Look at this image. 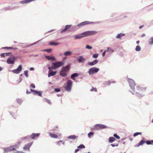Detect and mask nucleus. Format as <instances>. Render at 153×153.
<instances>
[{
	"label": "nucleus",
	"mask_w": 153,
	"mask_h": 153,
	"mask_svg": "<svg viewBox=\"0 0 153 153\" xmlns=\"http://www.w3.org/2000/svg\"><path fill=\"white\" fill-rule=\"evenodd\" d=\"M127 80L129 84L130 87L132 91H133V92H131L132 94L136 95L138 97H142L143 95L140 94L139 92L140 93L143 91L142 88L139 86H137V88H136L137 91H134V87L135 85V82L133 79L129 78H127Z\"/></svg>",
	"instance_id": "obj_1"
},
{
	"label": "nucleus",
	"mask_w": 153,
	"mask_h": 153,
	"mask_svg": "<svg viewBox=\"0 0 153 153\" xmlns=\"http://www.w3.org/2000/svg\"><path fill=\"white\" fill-rule=\"evenodd\" d=\"M102 23V22L101 21H97L96 22H89L88 21H85L83 22H82L77 25V26H74V27H75L77 26L79 27H81L82 26L87 25L90 24H99Z\"/></svg>",
	"instance_id": "obj_2"
},
{
	"label": "nucleus",
	"mask_w": 153,
	"mask_h": 153,
	"mask_svg": "<svg viewBox=\"0 0 153 153\" xmlns=\"http://www.w3.org/2000/svg\"><path fill=\"white\" fill-rule=\"evenodd\" d=\"M66 85L65 87V90L68 92H70L72 86V82L71 80H68L66 83Z\"/></svg>",
	"instance_id": "obj_3"
},
{
	"label": "nucleus",
	"mask_w": 153,
	"mask_h": 153,
	"mask_svg": "<svg viewBox=\"0 0 153 153\" xmlns=\"http://www.w3.org/2000/svg\"><path fill=\"white\" fill-rule=\"evenodd\" d=\"M97 32L93 30H88L82 33V34L84 35L85 37L93 35L96 34Z\"/></svg>",
	"instance_id": "obj_4"
},
{
	"label": "nucleus",
	"mask_w": 153,
	"mask_h": 153,
	"mask_svg": "<svg viewBox=\"0 0 153 153\" xmlns=\"http://www.w3.org/2000/svg\"><path fill=\"white\" fill-rule=\"evenodd\" d=\"M69 68H62L60 73V75L63 77H65L67 75V73L69 70Z\"/></svg>",
	"instance_id": "obj_5"
},
{
	"label": "nucleus",
	"mask_w": 153,
	"mask_h": 153,
	"mask_svg": "<svg viewBox=\"0 0 153 153\" xmlns=\"http://www.w3.org/2000/svg\"><path fill=\"white\" fill-rule=\"evenodd\" d=\"M17 56H13L8 58L7 60V62L8 64H13L17 58Z\"/></svg>",
	"instance_id": "obj_6"
},
{
	"label": "nucleus",
	"mask_w": 153,
	"mask_h": 153,
	"mask_svg": "<svg viewBox=\"0 0 153 153\" xmlns=\"http://www.w3.org/2000/svg\"><path fill=\"white\" fill-rule=\"evenodd\" d=\"M65 61L64 58L61 61L53 62L52 63L53 65L51 67H59L61 65H63L65 63Z\"/></svg>",
	"instance_id": "obj_7"
},
{
	"label": "nucleus",
	"mask_w": 153,
	"mask_h": 153,
	"mask_svg": "<svg viewBox=\"0 0 153 153\" xmlns=\"http://www.w3.org/2000/svg\"><path fill=\"white\" fill-rule=\"evenodd\" d=\"M39 133L36 134L33 133L32 134L30 137L33 139H35L39 137ZM30 138V137L27 136L24 137H22L21 139L23 140V139L25 138Z\"/></svg>",
	"instance_id": "obj_8"
},
{
	"label": "nucleus",
	"mask_w": 153,
	"mask_h": 153,
	"mask_svg": "<svg viewBox=\"0 0 153 153\" xmlns=\"http://www.w3.org/2000/svg\"><path fill=\"white\" fill-rule=\"evenodd\" d=\"M57 68H48L49 70L48 71V77H50L51 76H54L56 73V71H53L51 70L53 68L54 69H55Z\"/></svg>",
	"instance_id": "obj_9"
},
{
	"label": "nucleus",
	"mask_w": 153,
	"mask_h": 153,
	"mask_svg": "<svg viewBox=\"0 0 153 153\" xmlns=\"http://www.w3.org/2000/svg\"><path fill=\"white\" fill-rule=\"evenodd\" d=\"M99 70V69L96 68H91L90 69L88 72L90 75L96 73Z\"/></svg>",
	"instance_id": "obj_10"
},
{
	"label": "nucleus",
	"mask_w": 153,
	"mask_h": 153,
	"mask_svg": "<svg viewBox=\"0 0 153 153\" xmlns=\"http://www.w3.org/2000/svg\"><path fill=\"white\" fill-rule=\"evenodd\" d=\"M14 148L13 146H10L8 147L5 148L4 149V153H6L13 151Z\"/></svg>",
	"instance_id": "obj_11"
},
{
	"label": "nucleus",
	"mask_w": 153,
	"mask_h": 153,
	"mask_svg": "<svg viewBox=\"0 0 153 153\" xmlns=\"http://www.w3.org/2000/svg\"><path fill=\"white\" fill-rule=\"evenodd\" d=\"M32 144V143H30L25 145L23 148V150L25 151H30V148Z\"/></svg>",
	"instance_id": "obj_12"
},
{
	"label": "nucleus",
	"mask_w": 153,
	"mask_h": 153,
	"mask_svg": "<svg viewBox=\"0 0 153 153\" xmlns=\"http://www.w3.org/2000/svg\"><path fill=\"white\" fill-rule=\"evenodd\" d=\"M22 68H17L16 69L11 71L16 74H19L22 70Z\"/></svg>",
	"instance_id": "obj_13"
},
{
	"label": "nucleus",
	"mask_w": 153,
	"mask_h": 153,
	"mask_svg": "<svg viewBox=\"0 0 153 153\" xmlns=\"http://www.w3.org/2000/svg\"><path fill=\"white\" fill-rule=\"evenodd\" d=\"M74 37L75 39H80L85 37V36L84 35L82 34V33H81L79 34L75 35Z\"/></svg>",
	"instance_id": "obj_14"
},
{
	"label": "nucleus",
	"mask_w": 153,
	"mask_h": 153,
	"mask_svg": "<svg viewBox=\"0 0 153 153\" xmlns=\"http://www.w3.org/2000/svg\"><path fill=\"white\" fill-rule=\"evenodd\" d=\"M71 25H67L65 26V28L64 29L62 30L60 33H62L64 32H65L66 30H67L68 29H69L71 26Z\"/></svg>",
	"instance_id": "obj_15"
},
{
	"label": "nucleus",
	"mask_w": 153,
	"mask_h": 153,
	"mask_svg": "<svg viewBox=\"0 0 153 153\" xmlns=\"http://www.w3.org/2000/svg\"><path fill=\"white\" fill-rule=\"evenodd\" d=\"M45 57L49 60H51L52 61H55L56 60V58L53 56H45Z\"/></svg>",
	"instance_id": "obj_16"
},
{
	"label": "nucleus",
	"mask_w": 153,
	"mask_h": 153,
	"mask_svg": "<svg viewBox=\"0 0 153 153\" xmlns=\"http://www.w3.org/2000/svg\"><path fill=\"white\" fill-rule=\"evenodd\" d=\"M85 59L82 56H79L78 57L77 59L78 61L80 63L83 62L85 61Z\"/></svg>",
	"instance_id": "obj_17"
},
{
	"label": "nucleus",
	"mask_w": 153,
	"mask_h": 153,
	"mask_svg": "<svg viewBox=\"0 0 153 153\" xmlns=\"http://www.w3.org/2000/svg\"><path fill=\"white\" fill-rule=\"evenodd\" d=\"M98 62V61L97 60L95 59L92 62H89L88 63V64L90 66H93L94 65L97 64Z\"/></svg>",
	"instance_id": "obj_18"
},
{
	"label": "nucleus",
	"mask_w": 153,
	"mask_h": 153,
	"mask_svg": "<svg viewBox=\"0 0 153 153\" xmlns=\"http://www.w3.org/2000/svg\"><path fill=\"white\" fill-rule=\"evenodd\" d=\"M125 34L120 33L118 34L116 36V38L117 39H121V37L124 36Z\"/></svg>",
	"instance_id": "obj_19"
},
{
	"label": "nucleus",
	"mask_w": 153,
	"mask_h": 153,
	"mask_svg": "<svg viewBox=\"0 0 153 153\" xmlns=\"http://www.w3.org/2000/svg\"><path fill=\"white\" fill-rule=\"evenodd\" d=\"M72 53V52L69 51H67L66 52H65L63 55L65 56H70Z\"/></svg>",
	"instance_id": "obj_20"
},
{
	"label": "nucleus",
	"mask_w": 153,
	"mask_h": 153,
	"mask_svg": "<svg viewBox=\"0 0 153 153\" xmlns=\"http://www.w3.org/2000/svg\"><path fill=\"white\" fill-rule=\"evenodd\" d=\"M49 134L51 137L54 138H57L58 137L57 135L56 134H53L51 133H49Z\"/></svg>",
	"instance_id": "obj_21"
},
{
	"label": "nucleus",
	"mask_w": 153,
	"mask_h": 153,
	"mask_svg": "<svg viewBox=\"0 0 153 153\" xmlns=\"http://www.w3.org/2000/svg\"><path fill=\"white\" fill-rule=\"evenodd\" d=\"M94 129L96 130H100L99 124H96L94 126Z\"/></svg>",
	"instance_id": "obj_22"
},
{
	"label": "nucleus",
	"mask_w": 153,
	"mask_h": 153,
	"mask_svg": "<svg viewBox=\"0 0 153 153\" xmlns=\"http://www.w3.org/2000/svg\"><path fill=\"white\" fill-rule=\"evenodd\" d=\"M78 75L77 73H75L73 74H72L71 75V78L73 80H74L75 78L77 76H78Z\"/></svg>",
	"instance_id": "obj_23"
},
{
	"label": "nucleus",
	"mask_w": 153,
	"mask_h": 153,
	"mask_svg": "<svg viewBox=\"0 0 153 153\" xmlns=\"http://www.w3.org/2000/svg\"><path fill=\"white\" fill-rule=\"evenodd\" d=\"M115 140V138L112 137H110L109 138V141L110 143H112Z\"/></svg>",
	"instance_id": "obj_24"
},
{
	"label": "nucleus",
	"mask_w": 153,
	"mask_h": 153,
	"mask_svg": "<svg viewBox=\"0 0 153 153\" xmlns=\"http://www.w3.org/2000/svg\"><path fill=\"white\" fill-rule=\"evenodd\" d=\"M49 44L51 45H57L59 44V43L57 42H51L49 43Z\"/></svg>",
	"instance_id": "obj_25"
},
{
	"label": "nucleus",
	"mask_w": 153,
	"mask_h": 153,
	"mask_svg": "<svg viewBox=\"0 0 153 153\" xmlns=\"http://www.w3.org/2000/svg\"><path fill=\"white\" fill-rule=\"evenodd\" d=\"M17 7V6H15L14 7V8H11L10 6H8L6 7H5L4 8V9L5 10H12L14 8H16Z\"/></svg>",
	"instance_id": "obj_26"
},
{
	"label": "nucleus",
	"mask_w": 153,
	"mask_h": 153,
	"mask_svg": "<svg viewBox=\"0 0 153 153\" xmlns=\"http://www.w3.org/2000/svg\"><path fill=\"white\" fill-rule=\"evenodd\" d=\"M99 126L100 130L101 129L105 128L107 127V126H106L101 124H99Z\"/></svg>",
	"instance_id": "obj_27"
},
{
	"label": "nucleus",
	"mask_w": 153,
	"mask_h": 153,
	"mask_svg": "<svg viewBox=\"0 0 153 153\" xmlns=\"http://www.w3.org/2000/svg\"><path fill=\"white\" fill-rule=\"evenodd\" d=\"M20 144V142H18V144H15V145L12 146L13 147V148H14V150H15V148L17 149L18 148V147H19Z\"/></svg>",
	"instance_id": "obj_28"
},
{
	"label": "nucleus",
	"mask_w": 153,
	"mask_h": 153,
	"mask_svg": "<svg viewBox=\"0 0 153 153\" xmlns=\"http://www.w3.org/2000/svg\"><path fill=\"white\" fill-rule=\"evenodd\" d=\"M145 142V141L142 140H141L139 143L138 144L137 146V147H138L139 146L143 145Z\"/></svg>",
	"instance_id": "obj_29"
},
{
	"label": "nucleus",
	"mask_w": 153,
	"mask_h": 153,
	"mask_svg": "<svg viewBox=\"0 0 153 153\" xmlns=\"http://www.w3.org/2000/svg\"><path fill=\"white\" fill-rule=\"evenodd\" d=\"M141 48L140 47L139 45H137L135 48V50L137 51H140Z\"/></svg>",
	"instance_id": "obj_30"
},
{
	"label": "nucleus",
	"mask_w": 153,
	"mask_h": 153,
	"mask_svg": "<svg viewBox=\"0 0 153 153\" xmlns=\"http://www.w3.org/2000/svg\"><path fill=\"white\" fill-rule=\"evenodd\" d=\"M149 45H152L153 44V38H151L149 41Z\"/></svg>",
	"instance_id": "obj_31"
},
{
	"label": "nucleus",
	"mask_w": 153,
	"mask_h": 153,
	"mask_svg": "<svg viewBox=\"0 0 153 153\" xmlns=\"http://www.w3.org/2000/svg\"><path fill=\"white\" fill-rule=\"evenodd\" d=\"M76 137L75 135H70L68 137V138L72 139H75L76 138Z\"/></svg>",
	"instance_id": "obj_32"
},
{
	"label": "nucleus",
	"mask_w": 153,
	"mask_h": 153,
	"mask_svg": "<svg viewBox=\"0 0 153 153\" xmlns=\"http://www.w3.org/2000/svg\"><path fill=\"white\" fill-rule=\"evenodd\" d=\"M43 51H46L48 53H49L51 52V51L52 49L51 48L46 49H44V50H43Z\"/></svg>",
	"instance_id": "obj_33"
},
{
	"label": "nucleus",
	"mask_w": 153,
	"mask_h": 153,
	"mask_svg": "<svg viewBox=\"0 0 153 153\" xmlns=\"http://www.w3.org/2000/svg\"><path fill=\"white\" fill-rule=\"evenodd\" d=\"M99 54H94L92 56V57L94 58H97Z\"/></svg>",
	"instance_id": "obj_34"
},
{
	"label": "nucleus",
	"mask_w": 153,
	"mask_h": 153,
	"mask_svg": "<svg viewBox=\"0 0 153 153\" xmlns=\"http://www.w3.org/2000/svg\"><path fill=\"white\" fill-rule=\"evenodd\" d=\"M17 102L18 103L20 104L23 102V100L21 99H18L17 100Z\"/></svg>",
	"instance_id": "obj_35"
},
{
	"label": "nucleus",
	"mask_w": 153,
	"mask_h": 153,
	"mask_svg": "<svg viewBox=\"0 0 153 153\" xmlns=\"http://www.w3.org/2000/svg\"><path fill=\"white\" fill-rule=\"evenodd\" d=\"M146 143L147 145H152L153 143L152 142L151 140H148L146 141Z\"/></svg>",
	"instance_id": "obj_36"
},
{
	"label": "nucleus",
	"mask_w": 153,
	"mask_h": 153,
	"mask_svg": "<svg viewBox=\"0 0 153 153\" xmlns=\"http://www.w3.org/2000/svg\"><path fill=\"white\" fill-rule=\"evenodd\" d=\"M78 149L85 148V146L83 144H81L77 147Z\"/></svg>",
	"instance_id": "obj_37"
},
{
	"label": "nucleus",
	"mask_w": 153,
	"mask_h": 153,
	"mask_svg": "<svg viewBox=\"0 0 153 153\" xmlns=\"http://www.w3.org/2000/svg\"><path fill=\"white\" fill-rule=\"evenodd\" d=\"M94 135V133L92 132H90L88 134V137L91 138V136H93Z\"/></svg>",
	"instance_id": "obj_38"
},
{
	"label": "nucleus",
	"mask_w": 153,
	"mask_h": 153,
	"mask_svg": "<svg viewBox=\"0 0 153 153\" xmlns=\"http://www.w3.org/2000/svg\"><path fill=\"white\" fill-rule=\"evenodd\" d=\"M42 91H40L37 92V93L36 94L38 95L39 96L42 97Z\"/></svg>",
	"instance_id": "obj_39"
},
{
	"label": "nucleus",
	"mask_w": 153,
	"mask_h": 153,
	"mask_svg": "<svg viewBox=\"0 0 153 153\" xmlns=\"http://www.w3.org/2000/svg\"><path fill=\"white\" fill-rule=\"evenodd\" d=\"M24 74L27 77H28V71L26 70L24 71Z\"/></svg>",
	"instance_id": "obj_40"
},
{
	"label": "nucleus",
	"mask_w": 153,
	"mask_h": 153,
	"mask_svg": "<svg viewBox=\"0 0 153 153\" xmlns=\"http://www.w3.org/2000/svg\"><path fill=\"white\" fill-rule=\"evenodd\" d=\"M86 48L89 49H91L92 48V47L91 46H90L88 45H86Z\"/></svg>",
	"instance_id": "obj_41"
},
{
	"label": "nucleus",
	"mask_w": 153,
	"mask_h": 153,
	"mask_svg": "<svg viewBox=\"0 0 153 153\" xmlns=\"http://www.w3.org/2000/svg\"><path fill=\"white\" fill-rule=\"evenodd\" d=\"M117 139H120V137L117 135L116 134H114L113 135Z\"/></svg>",
	"instance_id": "obj_42"
},
{
	"label": "nucleus",
	"mask_w": 153,
	"mask_h": 153,
	"mask_svg": "<svg viewBox=\"0 0 153 153\" xmlns=\"http://www.w3.org/2000/svg\"><path fill=\"white\" fill-rule=\"evenodd\" d=\"M2 48L3 49H13V48L10 47H3Z\"/></svg>",
	"instance_id": "obj_43"
},
{
	"label": "nucleus",
	"mask_w": 153,
	"mask_h": 153,
	"mask_svg": "<svg viewBox=\"0 0 153 153\" xmlns=\"http://www.w3.org/2000/svg\"><path fill=\"white\" fill-rule=\"evenodd\" d=\"M35 0H25L26 3H28L30 2L31 1H34Z\"/></svg>",
	"instance_id": "obj_44"
},
{
	"label": "nucleus",
	"mask_w": 153,
	"mask_h": 153,
	"mask_svg": "<svg viewBox=\"0 0 153 153\" xmlns=\"http://www.w3.org/2000/svg\"><path fill=\"white\" fill-rule=\"evenodd\" d=\"M30 91L31 92H33L36 94L37 93L38 91L36 90L30 89Z\"/></svg>",
	"instance_id": "obj_45"
},
{
	"label": "nucleus",
	"mask_w": 153,
	"mask_h": 153,
	"mask_svg": "<svg viewBox=\"0 0 153 153\" xmlns=\"http://www.w3.org/2000/svg\"><path fill=\"white\" fill-rule=\"evenodd\" d=\"M30 91L31 92H33L36 94L37 93L38 91L36 90L30 89Z\"/></svg>",
	"instance_id": "obj_46"
},
{
	"label": "nucleus",
	"mask_w": 153,
	"mask_h": 153,
	"mask_svg": "<svg viewBox=\"0 0 153 153\" xmlns=\"http://www.w3.org/2000/svg\"><path fill=\"white\" fill-rule=\"evenodd\" d=\"M45 99L48 104H51V102L50 100L46 98H45Z\"/></svg>",
	"instance_id": "obj_47"
},
{
	"label": "nucleus",
	"mask_w": 153,
	"mask_h": 153,
	"mask_svg": "<svg viewBox=\"0 0 153 153\" xmlns=\"http://www.w3.org/2000/svg\"><path fill=\"white\" fill-rule=\"evenodd\" d=\"M55 91L56 92H59L60 91V89L59 88H56L54 89Z\"/></svg>",
	"instance_id": "obj_48"
},
{
	"label": "nucleus",
	"mask_w": 153,
	"mask_h": 153,
	"mask_svg": "<svg viewBox=\"0 0 153 153\" xmlns=\"http://www.w3.org/2000/svg\"><path fill=\"white\" fill-rule=\"evenodd\" d=\"M4 53L5 54V56H8L10 55L11 54H12V53H11V52L6 53Z\"/></svg>",
	"instance_id": "obj_49"
},
{
	"label": "nucleus",
	"mask_w": 153,
	"mask_h": 153,
	"mask_svg": "<svg viewBox=\"0 0 153 153\" xmlns=\"http://www.w3.org/2000/svg\"><path fill=\"white\" fill-rule=\"evenodd\" d=\"M62 143V144L64 145L65 144V142H62V140H59L58 142H57V144H59L60 143Z\"/></svg>",
	"instance_id": "obj_50"
},
{
	"label": "nucleus",
	"mask_w": 153,
	"mask_h": 153,
	"mask_svg": "<svg viewBox=\"0 0 153 153\" xmlns=\"http://www.w3.org/2000/svg\"><path fill=\"white\" fill-rule=\"evenodd\" d=\"M20 3L21 4H26V3L25 0H23L22 1H20Z\"/></svg>",
	"instance_id": "obj_51"
},
{
	"label": "nucleus",
	"mask_w": 153,
	"mask_h": 153,
	"mask_svg": "<svg viewBox=\"0 0 153 153\" xmlns=\"http://www.w3.org/2000/svg\"><path fill=\"white\" fill-rule=\"evenodd\" d=\"M91 91H94L95 92H96L97 91V89L96 88H93L91 89Z\"/></svg>",
	"instance_id": "obj_52"
},
{
	"label": "nucleus",
	"mask_w": 153,
	"mask_h": 153,
	"mask_svg": "<svg viewBox=\"0 0 153 153\" xmlns=\"http://www.w3.org/2000/svg\"><path fill=\"white\" fill-rule=\"evenodd\" d=\"M138 135H139L138 132H136L134 134V137H135Z\"/></svg>",
	"instance_id": "obj_53"
},
{
	"label": "nucleus",
	"mask_w": 153,
	"mask_h": 153,
	"mask_svg": "<svg viewBox=\"0 0 153 153\" xmlns=\"http://www.w3.org/2000/svg\"><path fill=\"white\" fill-rule=\"evenodd\" d=\"M110 82H111L110 81H109L107 82H106V83H105V84L108 85H109Z\"/></svg>",
	"instance_id": "obj_54"
},
{
	"label": "nucleus",
	"mask_w": 153,
	"mask_h": 153,
	"mask_svg": "<svg viewBox=\"0 0 153 153\" xmlns=\"http://www.w3.org/2000/svg\"><path fill=\"white\" fill-rule=\"evenodd\" d=\"M39 41H40V40H39L36 42H34V43L30 45V46H32V45H34L36 44L37 42H39Z\"/></svg>",
	"instance_id": "obj_55"
},
{
	"label": "nucleus",
	"mask_w": 153,
	"mask_h": 153,
	"mask_svg": "<svg viewBox=\"0 0 153 153\" xmlns=\"http://www.w3.org/2000/svg\"><path fill=\"white\" fill-rule=\"evenodd\" d=\"M0 56L1 57H4L5 56V54L4 53H2L1 54Z\"/></svg>",
	"instance_id": "obj_56"
},
{
	"label": "nucleus",
	"mask_w": 153,
	"mask_h": 153,
	"mask_svg": "<svg viewBox=\"0 0 153 153\" xmlns=\"http://www.w3.org/2000/svg\"><path fill=\"white\" fill-rule=\"evenodd\" d=\"M111 145L113 147H114L115 146H118V144H117V145H115L114 144H111Z\"/></svg>",
	"instance_id": "obj_57"
},
{
	"label": "nucleus",
	"mask_w": 153,
	"mask_h": 153,
	"mask_svg": "<svg viewBox=\"0 0 153 153\" xmlns=\"http://www.w3.org/2000/svg\"><path fill=\"white\" fill-rule=\"evenodd\" d=\"M30 86L33 88H35V85L33 84H31L30 85Z\"/></svg>",
	"instance_id": "obj_58"
},
{
	"label": "nucleus",
	"mask_w": 153,
	"mask_h": 153,
	"mask_svg": "<svg viewBox=\"0 0 153 153\" xmlns=\"http://www.w3.org/2000/svg\"><path fill=\"white\" fill-rule=\"evenodd\" d=\"M13 151H14V153H18L19 152V151L15 149V150H14Z\"/></svg>",
	"instance_id": "obj_59"
},
{
	"label": "nucleus",
	"mask_w": 153,
	"mask_h": 153,
	"mask_svg": "<svg viewBox=\"0 0 153 153\" xmlns=\"http://www.w3.org/2000/svg\"><path fill=\"white\" fill-rule=\"evenodd\" d=\"M105 52H106V51H105L104 52H103L102 53V56H105Z\"/></svg>",
	"instance_id": "obj_60"
},
{
	"label": "nucleus",
	"mask_w": 153,
	"mask_h": 153,
	"mask_svg": "<svg viewBox=\"0 0 153 153\" xmlns=\"http://www.w3.org/2000/svg\"><path fill=\"white\" fill-rule=\"evenodd\" d=\"M79 151V149H76L75 151V153H76L77 152H78Z\"/></svg>",
	"instance_id": "obj_61"
},
{
	"label": "nucleus",
	"mask_w": 153,
	"mask_h": 153,
	"mask_svg": "<svg viewBox=\"0 0 153 153\" xmlns=\"http://www.w3.org/2000/svg\"><path fill=\"white\" fill-rule=\"evenodd\" d=\"M22 80V78H19V80L18 81V83H20V82H21Z\"/></svg>",
	"instance_id": "obj_62"
},
{
	"label": "nucleus",
	"mask_w": 153,
	"mask_h": 153,
	"mask_svg": "<svg viewBox=\"0 0 153 153\" xmlns=\"http://www.w3.org/2000/svg\"><path fill=\"white\" fill-rule=\"evenodd\" d=\"M110 50V49H109V47H108L107 48V49L106 50H105V51H106V52H108Z\"/></svg>",
	"instance_id": "obj_63"
},
{
	"label": "nucleus",
	"mask_w": 153,
	"mask_h": 153,
	"mask_svg": "<svg viewBox=\"0 0 153 153\" xmlns=\"http://www.w3.org/2000/svg\"><path fill=\"white\" fill-rule=\"evenodd\" d=\"M34 70V68H30V70L31 71H33Z\"/></svg>",
	"instance_id": "obj_64"
}]
</instances>
